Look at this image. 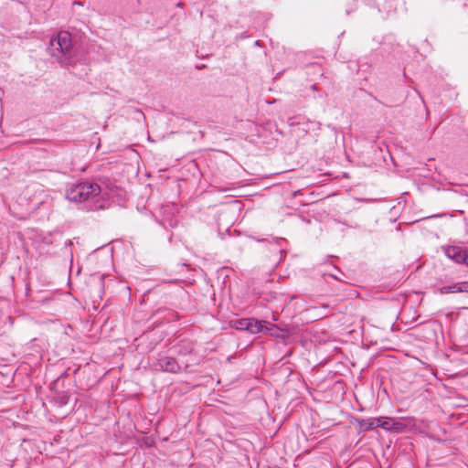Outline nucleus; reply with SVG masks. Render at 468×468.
Segmentation results:
<instances>
[{"mask_svg": "<svg viewBox=\"0 0 468 468\" xmlns=\"http://www.w3.org/2000/svg\"><path fill=\"white\" fill-rule=\"evenodd\" d=\"M35 357H36V356H33V358H32L31 362H33V363H35V364H37V362H38V361L34 360V359H35ZM37 360H40L37 356Z\"/></svg>", "mask_w": 468, "mask_h": 468, "instance_id": "4be33fe9", "label": "nucleus"}, {"mask_svg": "<svg viewBox=\"0 0 468 468\" xmlns=\"http://www.w3.org/2000/svg\"><path fill=\"white\" fill-rule=\"evenodd\" d=\"M443 251L445 256L455 263L468 266V249L453 245L444 247Z\"/></svg>", "mask_w": 468, "mask_h": 468, "instance_id": "20e7f679", "label": "nucleus"}, {"mask_svg": "<svg viewBox=\"0 0 468 468\" xmlns=\"http://www.w3.org/2000/svg\"><path fill=\"white\" fill-rule=\"evenodd\" d=\"M282 242H286V239L283 238H276L273 239L271 242H270V245L281 247Z\"/></svg>", "mask_w": 468, "mask_h": 468, "instance_id": "2eb2a0df", "label": "nucleus"}, {"mask_svg": "<svg viewBox=\"0 0 468 468\" xmlns=\"http://www.w3.org/2000/svg\"><path fill=\"white\" fill-rule=\"evenodd\" d=\"M442 294L454 292H468V282H459L451 285H445L440 288Z\"/></svg>", "mask_w": 468, "mask_h": 468, "instance_id": "0eeeda50", "label": "nucleus"}, {"mask_svg": "<svg viewBox=\"0 0 468 468\" xmlns=\"http://www.w3.org/2000/svg\"><path fill=\"white\" fill-rule=\"evenodd\" d=\"M101 193V186L93 182L84 181L71 184L66 189V197L71 202H84Z\"/></svg>", "mask_w": 468, "mask_h": 468, "instance_id": "f03ea898", "label": "nucleus"}, {"mask_svg": "<svg viewBox=\"0 0 468 468\" xmlns=\"http://www.w3.org/2000/svg\"><path fill=\"white\" fill-rule=\"evenodd\" d=\"M356 422L361 431H367L370 430H374L378 428L377 426V418H369V419H357Z\"/></svg>", "mask_w": 468, "mask_h": 468, "instance_id": "6e6552de", "label": "nucleus"}, {"mask_svg": "<svg viewBox=\"0 0 468 468\" xmlns=\"http://www.w3.org/2000/svg\"><path fill=\"white\" fill-rule=\"evenodd\" d=\"M249 318H242L234 321L233 327L239 331H248Z\"/></svg>", "mask_w": 468, "mask_h": 468, "instance_id": "f8f14e48", "label": "nucleus"}, {"mask_svg": "<svg viewBox=\"0 0 468 468\" xmlns=\"http://www.w3.org/2000/svg\"><path fill=\"white\" fill-rule=\"evenodd\" d=\"M255 44L259 46V45H260V41H259V40H257V41L255 42Z\"/></svg>", "mask_w": 468, "mask_h": 468, "instance_id": "393cba45", "label": "nucleus"}, {"mask_svg": "<svg viewBox=\"0 0 468 468\" xmlns=\"http://www.w3.org/2000/svg\"><path fill=\"white\" fill-rule=\"evenodd\" d=\"M177 354L181 356H186L192 353L194 347L191 342H182L177 346Z\"/></svg>", "mask_w": 468, "mask_h": 468, "instance_id": "9d476101", "label": "nucleus"}, {"mask_svg": "<svg viewBox=\"0 0 468 468\" xmlns=\"http://www.w3.org/2000/svg\"><path fill=\"white\" fill-rule=\"evenodd\" d=\"M29 292V284L26 283V293L27 294Z\"/></svg>", "mask_w": 468, "mask_h": 468, "instance_id": "6ab92c4d", "label": "nucleus"}, {"mask_svg": "<svg viewBox=\"0 0 468 468\" xmlns=\"http://www.w3.org/2000/svg\"><path fill=\"white\" fill-rule=\"evenodd\" d=\"M30 151H31V156H35L38 152H40V150L37 147H33V146H31Z\"/></svg>", "mask_w": 468, "mask_h": 468, "instance_id": "dca6fc26", "label": "nucleus"}, {"mask_svg": "<svg viewBox=\"0 0 468 468\" xmlns=\"http://www.w3.org/2000/svg\"><path fill=\"white\" fill-rule=\"evenodd\" d=\"M72 4H73L74 5H81V3H80V2H79V1H76V0H74V1L72 2Z\"/></svg>", "mask_w": 468, "mask_h": 468, "instance_id": "a211bd4d", "label": "nucleus"}, {"mask_svg": "<svg viewBox=\"0 0 468 468\" xmlns=\"http://www.w3.org/2000/svg\"><path fill=\"white\" fill-rule=\"evenodd\" d=\"M47 49L62 66L74 64L71 35L68 31H60L53 36Z\"/></svg>", "mask_w": 468, "mask_h": 468, "instance_id": "f257e3e1", "label": "nucleus"}, {"mask_svg": "<svg viewBox=\"0 0 468 468\" xmlns=\"http://www.w3.org/2000/svg\"><path fill=\"white\" fill-rule=\"evenodd\" d=\"M35 357H36V356H33V358H32L31 362H33V363H35V364H37V362H38V361L34 360V359H35ZM37 360H40L37 356Z\"/></svg>", "mask_w": 468, "mask_h": 468, "instance_id": "412c9836", "label": "nucleus"}, {"mask_svg": "<svg viewBox=\"0 0 468 468\" xmlns=\"http://www.w3.org/2000/svg\"><path fill=\"white\" fill-rule=\"evenodd\" d=\"M153 317L156 322L171 323L178 320L180 316L174 310L168 308H160L154 313Z\"/></svg>", "mask_w": 468, "mask_h": 468, "instance_id": "39448f33", "label": "nucleus"}, {"mask_svg": "<svg viewBox=\"0 0 468 468\" xmlns=\"http://www.w3.org/2000/svg\"><path fill=\"white\" fill-rule=\"evenodd\" d=\"M162 224L165 228H166L167 226H169L170 228H176L178 225V219L174 217H165L163 218Z\"/></svg>", "mask_w": 468, "mask_h": 468, "instance_id": "ddd939ff", "label": "nucleus"}, {"mask_svg": "<svg viewBox=\"0 0 468 468\" xmlns=\"http://www.w3.org/2000/svg\"><path fill=\"white\" fill-rule=\"evenodd\" d=\"M153 367L156 370L172 374H176L181 369L176 358L166 356H159L154 362Z\"/></svg>", "mask_w": 468, "mask_h": 468, "instance_id": "7ed1b4c3", "label": "nucleus"}, {"mask_svg": "<svg viewBox=\"0 0 468 468\" xmlns=\"http://www.w3.org/2000/svg\"><path fill=\"white\" fill-rule=\"evenodd\" d=\"M278 252H279L281 255H282V254H286V251H285L284 250H282V249H279V250H278Z\"/></svg>", "mask_w": 468, "mask_h": 468, "instance_id": "f3484780", "label": "nucleus"}, {"mask_svg": "<svg viewBox=\"0 0 468 468\" xmlns=\"http://www.w3.org/2000/svg\"><path fill=\"white\" fill-rule=\"evenodd\" d=\"M312 89H313V90H315V89H316V85H315V84H314V85L312 86Z\"/></svg>", "mask_w": 468, "mask_h": 468, "instance_id": "b1692460", "label": "nucleus"}, {"mask_svg": "<svg viewBox=\"0 0 468 468\" xmlns=\"http://www.w3.org/2000/svg\"><path fill=\"white\" fill-rule=\"evenodd\" d=\"M43 193H45L43 191ZM45 196V198H41L39 200H36L34 206L36 207V209H43L45 211V213H47L48 211V208H49V203H48V195L47 194H44Z\"/></svg>", "mask_w": 468, "mask_h": 468, "instance_id": "9b49d317", "label": "nucleus"}, {"mask_svg": "<svg viewBox=\"0 0 468 468\" xmlns=\"http://www.w3.org/2000/svg\"><path fill=\"white\" fill-rule=\"evenodd\" d=\"M265 330H269V328L264 326L261 321H259L254 318H249L248 331L250 334H258Z\"/></svg>", "mask_w": 468, "mask_h": 468, "instance_id": "1a4fd4ad", "label": "nucleus"}, {"mask_svg": "<svg viewBox=\"0 0 468 468\" xmlns=\"http://www.w3.org/2000/svg\"><path fill=\"white\" fill-rule=\"evenodd\" d=\"M443 216H445V214L436 215L435 217H436V218H441V217H443Z\"/></svg>", "mask_w": 468, "mask_h": 468, "instance_id": "5701e85b", "label": "nucleus"}, {"mask_svg": "<svg viewBox=\"0 0 468 468\" xmlns=\"http://www.w3.org/2000/svg\"><path fill=\"white\" fill-rule=\"evenodd\" d=\"M34 352L37 354L39 359L42 358L43 350L35 343V339L31 340V359L35 356Z\"/></svg>", "mask_w": 468, "mask_h": 468, "instance_id": "4468645a", "label": "nucleus"}, {"mask_svg": "<svg viewBox=\"0 0 468 468\" xmlns=\"http://www.w3.org/2000/svg\"><path fill=\"white\" fill-rule=\"evenodd\" d=\"M41 188V185H37L35 187V191H38Z\"/></svg>", "mask_w": 468, "mask_h": 468, "instance_id": "aec40b11", "label": "nucleus"}, {"mask_svg": "<svg viewBox=\"0 0 468 468\" xmlns=\"http://www.w3.org/2000/svg\"><path fill=\"white\" fill-rule=\"evenodd\" d=\"M377 426L394 432H399L402 429V423L390 417L377 418Z\"/></svg>", "mask_w": 468, "mask_h": 468, "instance_id": "423d86ee", "label": "nucleus"}]
</instances>
